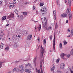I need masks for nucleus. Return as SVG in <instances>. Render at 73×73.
Returning a JSON list of instances; mask_svg holds the SVG:
<instances>
[{
  "label": "nucleus",
  "instance_id": "22",
  "mask_svg": "<svg viewBox=\"0 0 73 73\" xmlns=\"http://www.w3.org/2000/svg\"><path fill=\"white\" fill-rule=\"evenodd\" d=\"M17 72V71H18V69L17 68V69L16 68H14L13 70V72Z\"/></svg>",
  "mask_w": 73,
  "mask_h": 73
},
{
  "label": "nucleus",
  "instance_id": "20",
  "mask_svg": "<svg viewBox=\"0 0 73 73\" xmlns=\"http://www.w3.org/2000/svg\"><path fill=\"white\" fill-rule=\"evenodd\" d=\"M41 28V25H39L38 26V29L39 31H40V29Z\"/></svg>",
  "mask_w": 73,
  "mask_h": 73
},
{
  "label": "nucleus",
  "instance_id": "61",
  "mask_svg": "<svg viewBox=\"0 0 73 73\" xmlns=\"http://www.w3.org/2000/svg\"><path fill=\"white\" fill-rule=\"evenodd\" d=\"M18 1H21V0H17Z\"/></svg>",
  "mask_w": 73,
  "mask_h": 73
},
{
  "label": "nucleus",
  "instance_id": "46",
  "mask_svg": "<svg viewBox=\"0 0 73 73\" xmlns=\"http://www.w3.org/2000/svg\"><path fill=\"white\" fill-rule=\"evenodd\" d=\"M58 73H62V71H58Z\"/></svg>",
  "mask_w": 73,
  "mask_h": 73
},
{
  "label": "nucleus",
  "instance_id": "35",
  "mask_svg": "<svg viewBox=\"0 0 73 73\" xmlns=\"http://www.w3.org/2000/svg\"><path fill=\"white\" fill-rule=\"evenodd\" d=\"M57 28H58V25H57V24L56 23L55 26V29H56Z\"/></svg>",
  "mask_w": 73,
  "mask_h": 73
},
{
  "label": "nucleus",
  "instance_id": "23",
  "mask_svg": "<svg viewBox=\"0 0 73 73\" xmlns=\"http://www.w3.org/2000/svg\"><path fill=\"white\" fill-rule=\"evenodd\" d=\"M19 19H20L21 20L23 19V16L22 15H21V16H19Z\"/></svg>",
  "mask_w": 73,
  "mask_h": 73
},
{
  "label": "nucleus",
  "instance_id": "1",
  "mask_svg": "<svg viewBox=\"0 0 73 73\" xmlns=\"http://www.w3.org/2000/svg\"><path fill=\"white\" fill-rule=\"evenodd\" d=\"M42 21L43 24V26L45 28L47 27V21L46 18H42Z\"/></svg>",
  "mask_w": 73,
  "mask_h": 73
},
{
  "label": "nucleus",
  "instance_id": "48",
  "mask_svg": "<svg viewBox=\"0 0 73 73\" xmlns=\"http://www.w3.org/2000/svg\"><path fill=\"white\" fill-rule=\"evenodd\" d=\"M25 66H28V64H25Z\"/></svg>",
  "mask_w": 73,
  "mask_h": 73
},
{
  "label": "nucleus",
  "instance_id": "36",
  "mask_svg": "<svg viewBox=\"0 0 73 73\" xmlns=\"http://www.w3.org/2000/svg\"><path fill=\"white\" fill-rule=\"evenodd\" d=\"M5 49L6 50H9V47L8 46Z\"/></svg>",
  "mask_w": 73,
  "mask_h": 73
},
{
  "label": "nucleus",
  "instance_id": "31",
  "mask_svg": "<svg viewBox=\"0 0 73 73\" xmlns=\"http://www.w3.org/2000/svg\"><path fill=\"white\" fill-rule=\"evenodd\" d=\"M63 43L64 44V45H66V44H67V42H66V41L65 40L64 41Z\"/></svg>",
  "mask_w": 73,
  "mask_h": 73
},
{
  "label": "nucleus",
  "instance_id": "59",
  "mask_svg": "<svg viewBox=\"0 0 73 73\" xmlns=\"http://www.w3.org/2000/svg\"><path fill=\"white\" fill-rule=\"evenodd\" d=\"M36 13L37 14V13H38V11H36Z\"/></svg>",
  "mask_w": 73,
  "mask_h": 73
},
{
  "label": "nucleus",
  "instance_id": "60",
  "mask_svg": "<svg viewBox=\"0 0 73 73\" xmlns=\"http://www.w3.org/2000/svg\"><path fill=\"white\" fill-rule=\"evenodd\" d=\"M65 2L66 3V0L65 1Z\"/></svg>",
  "mask_w": 73,
  "mask_h": 73
},
{
  "label": "nucleus",
  "instance_id": "16",
  "mask_svg": "<svg viewBox=\"0 0 73 73\" xmlns=\"http://www.w3.org/2000/svg\"><path fill=\"white\" fill-rule=\"evenodd\" d=\"M4 45V44L3 43H1V45L0 48L1 49H3V46Z\"/></svg>",
  "mask_w": 73,
  "mask_h": 73
},
{
  "label": "nucleus",
  "instance_id": "11",
  "mask_svg": "<svg viewBox=\"0 0 73 73\" xmlns=\"http://www.w3.org/2000/svg\"><path fill=\"white\" fill-rule=\"evenodd\" d=\"M8 17L9 18H13V17H14V14L11 13V15L8 16Z\"/></svg>",
  "mask_w": 73,
  "mask_h": 73
},
{
  "label": "nucleus",
  "instance_id": "49",
  "mask_svg": "<svg viewBox=\"0 0 73 73\" xmlns=\"http://www.w3.org/2000/svg\"><path fill=\"white\" fill-rule=\"evenodd\" d=\"M7 1L8 0H4V1L5 3H6V2H7Z\"/></svg>",
  "mask_w": 73,
  "mask_h": 73
},
{
  "label": "nucleus",
  "instance_id": "45",
  "mask_svg": "<svg viewBox=\"0 0 73 73\" xmlns=\"http://www.w3.org/2000/svg\"><path fill=\"white\" fill-rule=\"evenodd\" d=\"M70 57V54H68L67 55V57Z\"/></svg>",
  "mask_w": 73,
  "mask_h": 73
},
{
  "label": "nucleus",
  "instance_id": "58",
  "mask_svg": "<svg viewBox=\"0 0 73 73\" xmlns=\"http://www.w3.org/2000/svg\"><path fill=\"white\" fill-rule=\"evenodd\" d=\"M70 37V35H68L67 36V37Z\"/></svg>",
  "mask_w": 73,
  "mask_h": 73
},
{
  "label": "nucleus",
  "instance_id": "56",
  "mask_svg": "<svg viewBox=\"0 0 73 73\" xmlns=\"http://www.w3.org/2000/svg\"><path fill=\"white\" fill-rule=\"evenodd\" d=\"M19 62V61H16L15 62Z\"/></svg>",
  "mask_w": 73,
  "mask_h": 73
},
{
  "label": "nucleus",
  "instance_id": "24",
  "mask_svg": "<svg viewBox=\"0 0 73 73\" xmlns=\"http://www.w3.org/2000/svg\"><path fill=\"white\" fill-rule=\"evenodd\" d=\"M62 43H60L59 45V46L60 48L61 49V48H62Z\"/></svg>",
  "mask_w": 73,
  "mask_h": 73
},
{
  "label": "nucleus",
  "instance_id": "17",
  "mask_svg": "<svg viewBox=\"0 0 73 73\" xmlns=\"http://www.w3.org/2000/svg\"><path fill=\"white\" fill-rule=\"evenodd\" d=\"M6 16H4L2 18V20H3V21L5 20L6 19Z\"/></svg>",
  "mask_w": 73,
  "mask_h": 73
},
{
  "label": "nucleus",
  "instance_id": "30",
  "mask_svg": "<svg viewBox=\"0 0 73 73\" xmlns=\"http://www.w3.org/2000/svg\"><path fill=\"white\" fill-rule=\"evenodd\" d=\"M52 27L49 26L47 28V29L48 30H50V29H52Z\"/></svg>",
  "mask_w": 73,
  "mask_h": 73
},
{
  "label": "nucleus",
  "instance_id": "54",
  "mask_svg": "<svg viewBox=\"0 0 73 73\" xmlns=\"http://www.w3.org/2000/svg\"><path fill=\"white\" fill-rule=\"evenodd\" d=\"M68 32H70V30H69V29H68Z\"/></svg>",
  "mask_w": 73,
  "mask_h": 73
},
{
  "label": "nucleus",
  "instance_id": "51",
  "mask_svg": "<svg viewBox=\"0 0 73 73\" xmlns=\"http://www.w3.org/2000/svg\"><path fill=\"white\" fill-rule=\"evenodd\" d=\"M8 25H9V24H7L6 25V27H7V26H8Z\"/></svg>",
  "mask_w": 73,
  "mask_h": 73
},
{
  "label": "nucleus",
  "instance_id": "4",
  "mask_svg": "<svg viewBox=\"0 0 73 73\" xmlns=\"http://www.w3.org/2000/svg\"><path fill=\"white\" fill-rule=\"evenodd\" d=\"M65 64L64 63L61 64L60 65V68L61 69H64V67H65Z\"/></svg>",
  "mask_w": 73,
  "mask_h": 73
},
{
  "label": "nucleus",
  "instance_id": "5",
  "mask_svg": "<svg viewBox=\"0 0 73 73\" xmlns=\"http://www.w3.org/2000/svg\"><path fill=\"white\" fill-rule=\"evenodd\" d=\"M40 68L41 69L40 73H43V71L42 70V60L40 62Z\"/></svg>",
  "mask_w": 73,
  "mask_h": 73
},
{
  "label": "nucleus",
  "instance_id": "18",
  "mask_svg": "<svg viewBox=\"0 0 73 73\" xmlns=\"http://www.w3.org/2000/svg\"><path fill=\"white\" fill-rule=\"evenodd\" d=\"M53 67L51 69V71H53L55 69V67H54V64L53 65Z\"/></svg>",
  "mask_w": 73,
  "mask_h": 73
},
{
  "label": "nucleus",
  "instance_id": "34",
  "mask_svg": "<svg viewBox=\"0 0 73 73\" xmlns=\"http://www.w3.org/2000/svg\"><path fill=\"white\" fill-rule=\"evenodd\" d=\"M0 5H3V1H1L0 2Z\"/></svg>",
  "mask_w": 73,
  "mask_h": 73
},
{
  "label": "nucleus",
  "instance_id": "47",
  "mask_svg": "<svg viewBox=\"0 0 73 73\" xmlns=\"http://www.w3.org/2000/svg\"><path fill=\"white\" fill-rule=\"evenodd\" d=\"M33 10L35 9V6H33Z\"/></svg>",
  "mask_w": 73,
  "mask_h": 73
},
{
  "label": "nucleus",
  "instance_id": "27",
  "mask_svg": "<svg viewBox=\"0 0 73 73\" xmlns=\"http://www.w3.org/2000/svg\"><path fill=\"white\" fill-rule=\"evenodd\" d=\"M3 62H0V68H1V67H2V64H3Z\"/></svg>",
  "mask_w": 73,
  "mask_h": 73
},
{
  "label": "nucleus",
  "instance_id": "40",
  "mask_svg": "<svg viewBox=\"0 0 73 73\" xmlns=\"http://www.w3.org/2000/svg\"><path fill=\"white\" fill-rule=\"evenodd\" d=\"M56 3L57 5H58V0H56Z\"/></svg>",
  "mask_w": 73,
  "mask_h": 73
},
{
  "label": "nucleus",
  "instance_id": "6",
  "mask_svg": "<svg viewBox=\"0 0 73 73\" xmlns=\"http://www.w3.org/2000/svg\"><path fill=\"white\" fill-rule=\"evenodd\" d=\"M24 69V66L23 65H20L19 66V68L18 69V70L19 71H21Z\"/></svg>",
  "mask_w": 73,
  "mask_h": 73
},
{
  "label": "nucleus",
  "instance_id": "7",
  "mask_svg": "<svg viewBox=\"0 0 73 73\" xmlns=\"http://www.w3.org/2000/svg\"><path fill=\"white\" fill-rule=\"evenodd\" d=\"M32 35H29L27 37V40H31L32 39Z\"/></svg>",
  "mask_w": 73,
  "mask_h": 73
},
{
  "label": "nucleus",
  "instance_id": "13",
  "mask_svg": "<svg viewBox=\"0 0 73 73\" xmlns=\"http://www.w3.org/2000/svg\"><path fill=\"white\" fill-rule=\"evenodd\" d=\"M66 56V54H65L64 53H62L61 54V57L62 59H64V57Z\"/></svg>",
  "mask_w": 73,
  "mask_h": 73
},
{
  "label": "nucleus",
  "instance_id": "10",
  "mask_svg": "<svg viewBox=\"0 0 73 73\" xmlns=\"http://www.w3.org/2000/svg\"><path fill=\"white\" fill-rule=\"evenodd\" d=\"M25 71L26 72H28V73H30L31 72V70L30 69H25Z\"/></svg>",
  "mask_w": 73,
  "mask_h": 73
},
{
  "label": "nucleus",
  "instance_id": "37",
  "mask_svg": "<svg viewBox=\"0 0 73 73\" xmlns=\"http://www.w3.org/2000/svg\"><path fill=\"white\" fill-rule=\"evenodd\" d=\"M40 6L42 7V6H43V5H44V4L42 3H40Z\"/></svg>",
  "mask_w": 73,
  "mask_h": 73
},
{
  "label": "nucleus",
  "instance_id": "8",
  "mask_svg": "<svg viewBox=\"0 0 73 73\" xmlns=\"http://www.w3.org/2000/svg\"><path fill=\"white\" fill-rule=\"evenodd\" d=\"M8 6L9 8H12L15 7V5H13L11 3H9L8 5Z\"/></svg>",
  "mask_w": 73,
  "mask_h": 73
},
{
  "label": "nucleus",
  "instance_id": "14",
  "mask_svg": "<svg viewBox=\"0 0 73 73\" xmlns=\"http://www.w3.org/2000/svg\"><path fill=\"white\" fill-rule=\"evenodd\" d=\"M61 16L63 17H66V16H67V14L64 13L63 14L61 15Z\"/></svg>",
  "mask_w": 73,
  "mask_h": 73
},
{
  "label": "nucleus",
  "instance_id": "25",
  "mask_svg": "<svg viewBox=\"0 0 73 73\" xmlns=\"http://www.w3.org/2000/svg\"><path fill=\"white\" fill-rule=\"evenodd\" d=\"M68 2L69 6L71 5V3H70V0H68Z\"/></svg>",
  "mask_w": 73,
  "mask_h": 73
},
{
  "label": "nucleus",
  "instance_id": "2",
  "mask_svg": "<svg viewBox=\"0 0 73 73\" xmlns=\"http://www.w3.org/2000/svg\"><path fill=\"white\" fill-rule=\"evenodd\" d=\"M67 13H69V16L70 19V20L72 19V13H71V10H70L69 11V9H67Z\"/></svg>",
  "mask_w": 73,
  "mask_h": 73
},
{
  "label": "nucleus",
  "instance_id": "42",
  "mask_svg": "<svg viewBox=\"0 0 73 73\" xmlns=\"http://www.w3.org/2000/svg\"><path fill=\"white\" fill-rule=\"evenodd\" d=\"M59 61H60V59H58L56 60V62H59Z\"/></svg>",
  "mask_w": 73,
  "mask_h": 73
},
{
  "label": "nucleus",
  "instance_id": "64",
  "mask_svg": "<svg viewBox=\"0 0 73 73\" xmlns=\"http://www.w3.org/2000/svg\"><path fill=\"white\" fill-rule=\"evenodd\" d=\"M68 73V72H67L66 73Z\"/></svg>",
  "mask_w": 73,
  "mask_h": 73
},
{
  "label": "nucleus",
  "instance_id": "62",
  "mask_svg": "<svg viewBox=\"0 0 73 73\" xmlns=\"http://www.w3.org/2000/svg\"><path fill=\"white\" fill-rule=\"evenodd\" d=\"M35 29H36V26H35Z\"/></svg>",
  "mask_w": 73,
  "mask_h": 73
},
{
  "label": "nucleus",
  "instance_id": "53",
  "mask_svg": "<svg viewBox=\"0 0 73 73\" xmlns=\"http://www.w3.org/2000/svg\"><path fill=\"white\" fill-rule=\"evenodd\" d=\"M45 14V13H44V12H43L42 13V15H44V14Z\"/></svg>",
  "mask_w": 73,
  "mask_h": 73
},
{
  "label": "nucleus",
  "instance_id": "28",
  "mask_svg": "<svg viewBox=\"0 0 73 73\" xmlns=\"http://www.w3.org/2000/svg\"><path fill=\"white\" fill-rule=\"evenodd\" d=\"M24 15H27V13L26 12H24L23 13Z\"/></svg>",
  "mask_w": 73,
  "mask_h": 73
},
{
  "label": "nucleus",
  "instance_id": "43",
  "mask_svg": "<svg viewBox=\"0 0 73 73\" xmlns=\"http://www.w3.org/2000/svg\"><path fill=\"white\" fill-rule=\"evenodd\" d=\"M71 34L72 35H73V30H72L71 31Z\"/></svg>",
  "mask_w": 73,
  "mask_h": 73
},
{
  "label": "nucleus",
  "instance_id": "9",
  "mask_svg": "<svg viewBox=\"0 0 73 73\" xmlns=\"http://www.w3.org/2000/svg\"><path fill=\"white\" fill-rule=\"evenodd\" d=\"M41 51V53L40 55V57L41 58L42 57V56H43V54H44V50L42 48V49Z\"/></svg>",
  "mask_w": 73,
  "mask_h": 73
},
{
  "label": "nucleus",
  "instance_id": "38",
  "mask_svg": "<svg viewBox=\"0 0 73 73\" xmlns=\"http://www.w3.org/2000/svg\"><path fill=\"white\" fill-rule=\"evenodd\" d=\"M36 71L37 73H40V70H37V69H36Z\"/></svg>",
  "mask_w": 73,
  "mask_h": 73
},
{
  "label": "nucleus",
  "instance_id": "21",
  "mask_svg": "<svg viewBox=\"0 0 73 73\" xmlns=\"http://www.w3.org/2000/svg\"><path fill=\"white\" fill-rule=\"evenodd\" d=\"M34 63H35V65H36V58L34 59Z\"/></svg>",
  "mask_w": 73,
  "mask_h": 73
},
{
  "label": "nucleus",
  "instance_id": "39",
  "mask_svg": "<svg viewBox=\"0 0 73 73\" xmlns=\"http://www.w3.org/2000/svg\"><path fill=\"white\" fill-rule=\"evenodd\" d=\"M49 38L50 40H51L52 38V35L50 36H49Z\"/></svg>",
  "mask_w": 73,
  "mask_h": 73
},
{
  "label": "nucleus",
  "instance_id": "33",
  "mask_svg": "<svg viewBox=\"0 0 73 73\" xmlns=\"http://www.w3.org/2000/svg\"><path fill=\"white\" fill-rule=\"evenodd\" d=\"M46 44V40L44 39L43 40V44L45 45Z\"/></svg>",
  "mask_w": 73,
  "mask_h": 73
},
{
  "label": "nucleus",
  "instance_id": "63",
  "mask_svg": "<svg viewBox=\"0 0 73 73\" xmlns=\"http://www.w3.org/2000/svg\"><path fill=\"white\" fill-rule=\"evenodd\" d=\"M34 22H35V23H36V22H37V21H34Z\"/></svg>",
  "mask_w": 73,
  "mask_h": 73
},
{
  "label": "nucleus",
  "instance_id": "15",
  "mask_svg": "<svg viewBox=\"0 0 73 73\" xmlns=\"http://www.w3.org/2000/svg\"><path fill=\"white\" fill-rule=\"evenodd\" d=\"M4 35H5V34H3L2 35H0V40H1L2 38H3V36H4Z\"/></svg>",
  "mask_w": 73,
  "mask_h": 73
},
{
  "label": "nucleus",
  "instance_id": "50",
  "mask_svg": "<svg viewBox=\"0 0 73 73\" xmlns=\"http://www.w3.org/2000/svg\"><path fill=\"white\" fill-rule=\"evenodd\" d=\"M31 64L30 63L28 64V66H31Z\"/></svg>",
  "mask_w": 73,
  "mask_h": 73
},
{
  "label": "nucleus",
  "instance_id": "26",
  "mask_svg": "<svg viewBox=\"0 0 73 73\" xmlns=\"http://www.w3.org/2000/svg\"><path fill=\"white\" fill-rule=\"evenodd\" d=\"M54 38L53 40V44L55 45V35H54Z\"/></svg>",
  "mask_w": 73,
  "mask_h": 73
},
{
  "label": "nucleus",
  "instance_id": "44",
  "mask_svg": "<svg viewBox=\"0 0 73 73\" xmlns=\"http://www.w3.org/2000/svg\"><path fill=\"white\" fill-rule=\"evenodd\" d=\"M40 40V37L38 38L37 40L38 41H39Z\"/></svg>",
  "mask_w": 73,
  "mask_h": 73
},
{
  "label": "nucleus",
  "instance_id": "29",
  "mask_svg": "<svg viewBox=\"0 0 73 73\" xmlns=\"http://www.w3.org/2000/svg\"><path fill=\"white\" fill-rule=\"evenodd\" d=\"M14 12H15V13L17 14V13H18V10H17V9H16L15 10Z\"/></svg>",
  "mask_w": 73,
  "mask_h": 73
},
{
  "label": "nucleus",
  "instance_id": "12",
  "mask_svg": "<svg viewBox=\"0 0 73 73\" xmlns=\"http://www.w3.org/2000/svg\"><path fill=\"white\" fill-rule=\"evenodd\" d=\"M54 14V19H56V10H54L53 11Z\"/></svg>",
  "mask_w": 73,
  "mask_h": 73
},
{
  "label": "nucleus",
  "instance_id": "41",
  "mask_svg": "<svg viewBox=\"0 0 73 73\" xmlns=\"http://www.w3.org/2000/svg\"><path fill=\"white\" fill-rule=\"evenodd\" d=\"M55 44H53V49H54H54H55Z\"/></svg>",
  "mask_w": 73,
  "mask_h": 73
},
{
  "label": "nucleus",
  "instance_id": "32",
  "mask_svg": "<svg viewBox=\"0 0 73 73\" xmlns=\"http://www.w3.org/2000/svg\"><path fill=\"white\" fill-rule=\"evenodd\" d=\"M13 4H16V0H14L13 1Z\"/></svg>",
  "mask_w": 73,
  "mask_h": 73
},
{
  "label": "nucleus",
  "instance_id": "3",
  "mask_svg": "<svg viewBox=\"0 0 73 73\" xmlns=\"http://www.w3.org/2000/svg\"><path fill=\"white\" fill-rule=\"evenodd\" d=\"M46 11V9L44 6L42 7L40 9V11L41 12H45Z\"/></svg>",
  "mask_w": 73,
  "mask_h": 73
},
{
  "label": "nucleus",
  "instance_id": "52",
  "mask_svg": "<svg viewBox=\"0 0 73 73\" xmlns=\"http://www.w3.org/2000/svg\"><path fill=\"white\" fill-rule=\"evenodd\" d=\"M18 37H19V38H20V37H21V35H19Z\"/></svg>",
  "mask_w": 73,
  "mask_h": 73
},
{
  "label": "nucleus",
  "instance_id": "55",
  "mask_svg": "<svg viewBox=\"0 0 73 73\" xmlns=\"http://www.w3.org/2000/svg\"><path fill=\"white\" fill-rule=\"evenodd\" d=\"M68 23V21L67 20V21H66V23Z\"/></svg>",
  "mask_w": 73,
  "mask_h": 73
},
{
  "label": "nucleus",
  "instance_id": "19",
  "mask_svg": "<svg viewBox=\"0 0 73 73\" xmlns=\"http://www.w3.org/2000/svg\"><path fill=\"white\" fill-rule=\"evenodd\" d=\"M27 4H29V3H27V2H25V3H23V7H25V6H26V5H27Z\"/></svg>",
  "mask_w": 73,
  "mask_h": 73
},
{
  "label": "nucleus",
  "instance_id": "57",
  "mask_svg": "<svg viewBox=\"0 0 73 73\" xmlns=\"http://www.w3.org/2000/svg\"><path fill=\"white\" fill-rule=\"evenodd\" d=\"M71 73H73V71L72 70L71 71Z\"/></svg>",
  "mask_w": 73,
  "mask_h": 73
}]
</instances>
